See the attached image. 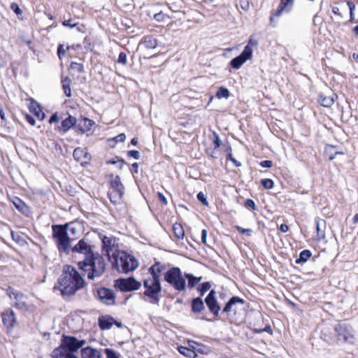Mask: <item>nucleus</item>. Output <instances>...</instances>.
Instances as JSON below:
<instances>
[{
  "instance_id": "1",
  "label": "nucleus",
  "mask_w": 358,
  "mask_h": 358,
  "mask_svg": "<svg viewBox=\"0 0 358 358\" xmlns=\"http://www.w3.org/2000/svg\"><path fill=\"white\" fill-rule=\"evenodd\" d=\"M85 285V280L74 266L65 265L54 289H59L63 297L71 296Z\"/></svg>"
},
{
  "instance_id": "2",
  "label": "nucleus",
  "mask_w": 358,
  "mask_h": 358,
  "mask_svg": "<svg viewBox=\"0 0 358 358\" xmlns=\"http://www.w3.org/2000/svg\"><path fill=\"white\" fill-rule=\"evenodd\" d=\"M78 269L87 273L88 280L100 278L106 271V262L102 255L95 252L77 262Z\"/></svg>"
},
{
  "instance_id": "3",
  "label": "nucleus",
  "mask_w": 358,
  "mask_h": 358,
  "mask_svg": "<svg viewBox=\"0 0 358 358\" xmlns=\"http://www.w3.org/2000/svg\"><path fill=\"white\" fill-rule=\"evenodd\" d=\"M109 261L114 268L124 273L133 271L138 266V262L134 256L118 250L112 252Z\"/></svg>"
},
{
  "instance_id": "4",
  "label": "nucleus",
  "mask_w": 358,
  "mask_h": 358,
  "mask_svg": "<svg viewBox=\"0 0 358 358\" xmlns=\"http://www.w3.org/2000/svg\"><path fill=\"white\" fill-rule=\"evenodd\" d=\"M69 224H53L52 226V238L55 239L58 250L60 252L70 253L71 238L68 234Z\"/></svg>"
},
{
  "instance_id": "5",
  "label": "nucleus",
  "mask_w": 358,
  "mask_h": 358,
  "mask_svg": "<svg viewBox=\"0 0 358 358\" xmlns=\"http://www.w3.org/2000/svg\"><path fill=\"white\" fill-rule=\"evenodd\" d=\"M143 285L145 288L144 296L150 299L151 303L159 305L162 289L159 277L150 275L143 280Z\"/></svg>"
},
{
  "instance_id": "6",
  "label": "nucleus",
  "mask_w": 358,
  "mask_h": 358,
  "mask_svg": "<svg viewBox=\"0 0 358 358\" xmlns=\"http://www.w3.org/2000/svg\"><path fill=\"white\" fill-rule=\"evenodd\" d=\"M164 280L175 290L180 292L187 289L185 273L178 266H172L164 273Z\"/></svg>"
},
{
  "instance_id": "7",
  "label": "nucleus",
  "mask_w": 358,
  "mask_h": 358,
  "mask_svg": "<svg viewBox=\"0 0 358 358\" xmlns=\"http://www.w3.org/2000/svg\"><path fill=\"white\" fill-rule=\"evenodd\" d=\"M334 332L338 341L349 343L354 342V329L350 324H337L334 327Z\"/></svg>"
},
{
  "instance_id": "8",
  "label": "nucleus",
  "mask_w": 358,
  "mask_h": 358,
  "mask_svg": "<svg viewBox=\"0 0 358 358\" xmlns=\"http://www.w3.org/2000/svg\"><path fill=\"white\" fill-rule=\"evenodd\" d=\"M142 284L134 277H129L127 278H120L115 281V286L122 292H129L138 290L141 287Z\"/></svg>"
},
{
  "instance_id": "9",
  "label": "nucleus",
  "mask_w": 358,
  "mask_h": 358,
  "mask_svg": "<svg viewBox=\"0 0 358 358\" xmlns=\"http://www.w3.org/2000/svg\"><path fill=\"white\" fill-rule=\"evenodd\" d=\"M204 302L209 312L212 313L216 319H218L220 317L221 306L217 301V293L215 289L210 290L209 293L204 299Z\"/></svg>"
},
{
  "instance_id": "10",
  "label": "nucleus",
  "mask_w": 358,
  "mask_h": 358,
  "mask_svg": "<svg viewBox=\"0 0 358 358\" xmlns=\"http://www.w3.org/2000/svg\"><path fill=\"white\" fill-rule=\"evenodd\" d=\"M7 294L10 299H14L15 301L13 303V307L20 310H27V305L24 301L26 297L23 293L10 287L7 290Z\"/></svg>"
},
{
  "instance_id": "11",
  "label": "nucleus",
  "mask_w": 358,
  "mask_h": 358,
  "mask_svg": "<svg viewBox=\"0 0 358 358\" xmlns=\"http://www.w3.org/2000/svg\"><path fill=\"white\" fill-rule=\"evenodd\" d=\"M72 254L83 255V258L87 257L96 252L92 249V245L86 242L84 238L80 239L78 242L70 249Z\"/></svg>"
},
{
  "instance_id": "12",
  "label": "nucleus",
  "mask_w": 358,
  "mask_h": 358,
  "mask_svg": "<svg viewBox=\"0 0 358 358\" xmlns=\"http://www.w3.org/2000/svg\"><path fill=\"white\" fill-rule=\"evenodd\" d=\"M252 52V48L250 46L245 45L241 55L231 60V66L235 69H238L247 60L251 59Z\"/></svg>"
},
{
  "instance_id": "13",
  "label": "nucleus",
  "mask_w": 358,
  "mask_h": 358,
  "mask_svg": "<svg viewBox=\"0 0 358 358\" xmlns=\"http://www.w3.org/2000/svg\"><path fill=\"white\" fill-rule=\"evenodd\" d=\"M96 294L100 301L106 306H112L115 303V294L111 289L101 287L96 290Z\"/></svg>"
},
{
  "instance_id": "14",
  "label": "nucleus",
  "mask_w": 358,
  "mask_h": 358,
  "mask_svg": "<svg viewBox=\"0 0 358 358\" xmlns=\"http://www.w3.org/2000/svg\"><path fill=\"white\" fill-rule=\"evenodd\" d=\"M61 348H64L66 354H75L79 350L77 345V338L64 334L61 339Z\"/></svg>"
},
{
  "instance_id": "15",
  "label": "nucleus",
  "mask_w": 358,
  "mask_h": 358,
  "mask_svg": "<svg viewBox=\"0 0 358 358\" xmlns=\"http://www.w3.org/2000/svg\"><path fill=\"white\" fill-rule=\"evenodd\" d=\"M245 301L243 299L238 296H233L225 303L224 306L222 310V313H227V315H229L231 312L236 313L237 310V306L238 304L243 305Z\"/></svg>"
},
{
  "instance_id": "16",
  "label": "nucleus",
  "mask_w": 358,
  "mask_h": 358,
  "mask_svg": "<svg viewBox=\"0 0 358 358\" xmlns=\"http://www.w3.org/2000/svg\"><path fill=\"white\" fill-rule=\"evenodd\" d=\"M334 92V91H327V93L320 92L318 94V103L324 107H330L334 103L335 99L338 97Z\"/></svg>"
},
{
  "instance_id": "17",
  "label": "nucleus",
  "mask_w": 358,
  "mask_h": 358,
  "mask_svg": "<svg viewBox=\"0 0 358 358\" xmlns=\"http://www.w3.org/2000/svg\"><path fill=\"white\" fill-rule=\"evenodd\" d=\"M2 322L8 331H10L16 323V316L12 309H8L1 314Z\"/></svg>"
},
{
  "instance_id": "18",
  "label": "nucleus",
  "mask_w": 358,
  "mask_h": 358,
  "mask_svg": "<svg viewBox=\"0 0 358 358\" xmlns=\"http://www.w3.org/2000/svg\"><path fill=\"white\" fill-rule=\"evenodd\" d=\"M94 124V122L87 117L81 118L80 120H77L76 129L78 130L80 133L83 134L90 131L91 127Z\"/></svg>"
},
{
  "instance_id": "19",
  "label": "nucleus",
  "mask_w": 358,
  "mask_h": 358,
  "mask_svg": "<svg viewBox=\"0 0 358 358\" xmlns=\"http://www.w3.org/2000/svg\"><path fill=\"white\" fill-rule=\"evenodd\" d=\"M191 310L194 314H201L205 312V302L201 297H195L191 300Z\"/></svg>"
},
{
  "instance_id": "20",
  "label": "nucleus",
  "mask_w": 358,
  "mask_h": 358,
  "mask_svg": "<svg viewBox=\"0 0 358 358\" xmlns=\"http://www.w3.org/2000/svg\"><path fill=\"white\" fill-rule=\"evenodd\" d=\"M294 0H280L277 10L274 12L276 17H280L283 12H289L293 8Z\"/></svg>"
},
{
  "instance_id": "21",
  "label": "nucleus",
  "mask_w": 358,
  "mask_h": 358,
  "mask_svg": "<svg viewBox=\"0 0 358 358\" xmlns=\"http://www.w3.org/2000/svg\"><path fill=\"white\" fill-rule=\"evenodd\" d=\"M110 185L112 188V192H118L120 194H124V187L121 182L120 177L119 176H114L113 174L109 175Z\"/></svg>"
},
{
  "instance_id": "22",
  "label": "nucleus",
  "mask_w": 358,
  "mask_h": 358,
  "mask_svg": "<svg viewBox=\"0 0 358 358\" xmlns=\"http://www.w3.org/2000/svg\"><path fill=\"white\" fill-rule=\"evenodd\" d=\"M114 324V317L109 315H101L98 318V324L101 330L110 329Z\"/></svg>"
},
{
  "instance_id": "23",
  "label": "nucleus",
  "mask_w": 358,
  "mask_h": 358,
  "mask_svg": "<svg viewBox=\"0 0 358 358\" xmlns=\"http://www.w3.org/2000/svg\"><path fill=\"white\" fill-rule=\"evenodd\" d=\"M29 108L31 113L40 120H43L45 117V114L42 111L41 107L39 103L33 99H30V103Z\"/></svg>"
},
{
  "instance_id": "24",
  "label": "nucleus",
  "mask_w": 358,
  "mask_h": 358,
  "mask_svg": "<svg viewBox=\"0 0 358 358\" xmlns=\"http://www.w3.org/2000/svg\"><path fill=\"white\" fill-rule=\"evenodd\" d=\"M76 123L77 119L75 117L69 115L66 118L62 121L61 125L58 127V129L66 133L73 127L76 128Z\"/></svg>"
},
{
  "instance_id": "25",
  "label": "nucleus",
  "mask_w": 358,
  "mask_h": 358,
  "mask_svg": "<svg viewBox=\"0 0 358 358\" xmlns=\"http://www.w3.org/2000/svg\"><path fill=\"white\" fill-rule=\"evenodd\" d=\"M13 203L15 208L20 211L22 215L29 217L31 214V208L20 199L15 198L13 201Z\"/></svg>"
},
{
  "instance_id": "26",
  "label": "nucleus",
  "mask_w": 358,
  "mask_h": 358,
  "mask_svg": "<svg viewBox=\"0 0 358 358\" xmlns=\"http://www.w3.org/2000/svg\"><path fill=\"white\" fill-rule=\"evenodd\" d=\"M100 351L90 346L83 348L81 350L82 358H101Z\"/></svg>"
},
{
  "instance_id": "27",
  "label": "nucleus",
  "mask_w": 358,
  "mask_h": 358,
  "mask_svg": "<svg viewBox=\"0 0 358 358\" xmlns=\"http://www.w3.org/2000/svg\"><path fill=\"white\" fill-rule=\"evenodd\" d=\"M73 158L76 161L80 162L83 165V160H90V155L81 148H76L73 152Z\"/></svg>"
},
{
  "instance_id": "28",
  "label": "nucleus",
  "mask_w": 358,
  "mask_h": 358,
  "mask_svg": "<svg viewBox=\"0 0 358 358\" xmlns=\"http://www.w3.org/2000/svg\"><path fill=\"white\" fill-rule=\"evenodd\" d=\"M114 246V240L112 238L104 236L102 239V250L106 252V255L109 259L112 255L110 252L113 251Z\"/></svg>"
},
{
  "instance_id": "29",
  "label": "nucleus",
  "mask_w": 358,
  "mask_h": 358,
  "mask_svg": "<svg viewBox=\"0 0 358 358\" xmlns=\"http://www.w3.org/2000/svg\"><path fill=\"white\" fill-rule=\"evenodd\" d=\"M166 268L167 266L165 264H162L160 262H155V264L148 268V273L150 275L160 278L159 273L165 271Z\"/></svg>"
},
{
  "instance_id": "30",
  "label": "nucleus",
  "mask_w": 358,
  "mask_h": 358,
  "mask_svg": "<svg viewBox=\"0 0 358 358\" xmlns=\"http://www.w3.org/2000/svg\"><path fill=\"white\" fill-rule=\"evenodd\" d=\"M185 279L187 287L189 289H192L200 282V281L202 280V277H197L194 275L192 273H185Z\"/></svg>"
},
{
  "instance_id": "31",
  "label": "nucleus",
  "mask_w": 358,
  "mask_h": 358,
  "mask_svg": "<svg viewBox=\"0 0 358 358\" xmlns=\"http://www.w3.org/2000/svg\"><path fill=\"white\" fill-rule=\"evenodd\" d=\"M336 148V146L332 145H327L325 147V154L328 156L329 160L332 161L334 159L335 157L337 155H344L345 153L341 151H336L334 150Z\"/></svg>"
},
{
  "instance_id": "32",
  "label": "nucleus",
  "mask_w": 358,
  "mask_h": 358,
  "mask_svg": "<svg viewBox=\"0 0 358 358\" xmlns=\"http://www.w3.org/2000/svg\"><path fill=\"white\" fill-rule=\"evenodd\" d=\"M312 252L309 250H302L299 255V257L296 259L295 263L297 264H301L306 262L308 259L311 257Z\"/></svg>"
},
{
  "instance_id": "33",
  "label": "nucleus",
  "mask_w": 358,
  "mask_h": 358,
  "mask_svg": "<svg viewBox=\"0 0 358 358\" xmlns=\"http://www.w3.org/2000/svg\"><path fill=\"white\" fill-rule=\"evenodd\" d=\"M178 351L182 355L189 357V358H195L197 355L195 353V350H192L185 346H179L178 347Z\"/></svg>"
},
{
  "instance_id": "34",
  "label": "nucleus",
  "mask_w": 358,
  "mask_h": 358,
  "mask_svg": "<svg viewBox=\"0 0 358 358\" xmlns=\"http://www.w3.org/2000/svg\"><path fill=\"white\" fill-rule=\"evenodd\" d=\"M143 44L146 48L153 49L157 45V41L152 36H145L143 38Z\"/></svg>"
},
{
  "instance_id": "35",
  "label": "nucleus",
  "mask_w": 358,
  "mask_h": 358,
  "mask_svg": "<svg viewBox=\"0 0 358 358\" xmlns=\"http://www.w3.org/2000/svg\"><path fill=\"white\" fill-rule=\"evenodd\" d=\"M257 326H258V324L256 322H254L253 327L251 328V330L252 331V332H254L255 334H262L263 332H267V333H269L270 334H271L273 332L271 327L269 324H266L265 325V327L263 328L257 327Z\"/></svg>"
},
{
  "instance_id": "36",
  "label": "nucleus",
  "mask_w": 358,
  "mask_h": 358,
  "mask_svg": "<svg viewBox=\"0 0 358 358\" xmlns=\"http://www.w3.org/2000/svg\"><path fill=\"white\" fill-rule=\"evenodd\" d=\"M124 194H120L118 192L109 191L108 192V196L110 201L113 204H117L120 202L123 197Z\"/></svg>"
},
{
  "instance_id": "37",
  "label": "nucleus",
  "mask_w": 358,
  "mask_h": 358,
  "mask_svg": "<svg viewBox=\"0 0 358 358\" xmlns=\"http://www.w3.org/2000/svg\"><path fill=\"white\" fill-rule=\"evenodd\" d=\"M315 224H316V230L317 236L320 238H324V231L322 229L321 226H323L325 227L326 226V221L323 219L320 218H316L315 219Z\"/></svg>"
},
{
  "instance_id": "38",
  "label": "nucleus",
  "mask_w": 358,
  "mask_h": 358,
  "mask_svg": "<svg viewBox=\"0 0 358 358\" xmlns=\"http://www.w3.org/2000/svg\"><path fill=\"white\" fill-rule=\"evenodd\" d=\"M70 71L73 76L84 71L83 65L80 63L72 62L70 64Z\"/></svg>"
},
{
  "instance_id": "39",
  "label": "nucleus",
  "mask_w": 358,
  "mask_h": 358,
  "mask_svg": "<svg viewBox=\"0 0 358 358\" xmlns=\"http://www.w3.org/2000/svg\"><path fill=\"white\" fill-rule=\"evenodd\" d=\"M173 231L175 234V236L178 239H182L185 236V231L183 229L182 226L180 224L175 223L173 225Z\"/></svg>"
},
{
  "instance_id": "40",
  "label": "nucleus",
  "mask_w": 358,
  "mask_h": 358,
  "mask_svg": "<svg viewBox=\"0 0 358 358\" xmlns=\"http://www.w3.org/2000/svg\"><path fill=\"white\" fill-rule=\"evenodd\" d=\"M66 352L63 348H61V344L59 347L55 348L51 353L52 358H65Z\"/></svg>"
},
{
  "instance_id": "41",
  "label": "nucleus",
  "mask_w": 358,
  "mask_h": 358,
  "mask_svg": "<svg viewBox=\"0 0 358 358\" xmlns=\"http://www.w3.org/2000/svg\"><path fill=\"white\" fill-rule=\"evenodd\" d=\"M211 287V283L210 282H204L199 284L196 287L197 291L201 296H203L205 293L208 291Z\"/></svg>"
},
{
  "instance_id": "42",
  "label": "nucleus",
  "mask_w": 358,
  "mask_h": 358,
  "mask_svg": "<svg viewBox=\"0 0 358 358\" xmlns=\"http://www.w3.org/2000/svg\"><path fill=\"white\" fill-rule=\"evenodd\" d=\"M334 331V327H325L322 329L321 332V337L327 341H329L331 338L332 332Z\"/></svg>"
},
{
  "instance_id": "43",
  "label": "nucleus",
  "mask_w": 358,
  "mask_h": 358,
  "mask_svg": "<svg viewBox=\"0 0 358 358\" xmlns=\"http://www.w3.org/2000/svg\"><path fill=\"white\" fill-rule=\"evenodd\" d=\"M260 183L266 189H271L274 186L273 180L269 178L262 179Z\"/></svg>"
},
{
  "instance_id": "44",
  "label": "nucleus",
  "mask_w": 358,
  "mask_h": 358,
  "mask_svg": "<svg viewBox=\"0 0 358 358\" xmlns=\"http://www.w3.org/2000/svg\"><path fill=\"white\" fill-rule=\"evenodd\" d=\"M209 352H210V349L208 347H207L201 343H197L196 353L198 352V353H200L202 355H207Z\"/></svg>"
},
{
  "instance_id": "45",
  "label": "nucleus",
  "mask_w": 358,
  "mask_h": 358,
  "mask_svg": "<svg viewBox=\"0 0 358 358\" xmlns=\"http://www.w3.org/2000/svg\"><path fill=\"white\" fill-rule=\"evenodd\" d=\"M104 353L106 355V358H120L119 355L113 349L106 348L104 349Z\"/></svg>"
},
{
  "instance_id": "46",
  "label": "nucleus",
  "mask_w": 358,
  "mask_h": 358,
  "mask_svg": "<svg viewBox=\"0 0 358 358\" xmlns=\"http://www.w3.org/2000/svg\"><path fill=\"white\" fill-rule=\"evenodd\" d=\"M196 198H197L198 201L201 203H202L203 206H208V201L203 192H199L196 195Z\"/></svg>"
},
{
  "instance_id": "47",
  "label": "nucleus",
  "mask_w": 358,
  "mask_h": 358,
  "mask_svg": "<svg viewBox=\"0 0 358 358\" xmlns=\"http://www.w3.org/2000/svg\"><path fill=\"white\" fill-rule=\"evenodd\" d=\"M62 25L72 29V28L77 27L78 22H76L74 19H69V20H64L62 22Z\"/></svg>"
},
{
  "instance_id": "48",
  "label": "nucleus",
  "mask_w": 358,
  "mask_h": 358,
  "mask_svg": "<svg viewBox=\"0 0 358 358\" xmlns=\"http://www.w3.org/2000/svg\"><path fill=\"white\" fill-rule=\"evenodd\" d=\"M69 46H67L66 48H64V45L62 44L59 45L57 48V55L59 59H62L65 56V52L66 50L69 49Z\"/></svg>"
},
{
  "instance_id": "49",
  "label": "nucleus",
  "mask_w": 358,
  "mask_h": 358,
  "mask_svg": "<svg viewBox=\"0 0 358 358\" xmlns=\"http://www.w3.org/2000/svg\"><path fill=\"white\" fill-rule=\"evenodd\" d=\"M11 236L13 241H15L17 243H22L24 242V239L22 236H20L18 233H15L11 231Z\"/></svg>"
},
{
  "instance_id": "50",
  "label": "nucleus",
  "mask_w": 358,
  "mask_h": 358,
  "mask_svg": "<svg viewBox=\"0 0 358 358\" xmlns=\"http://www.w3.org/2000/svg\"><path fill=\"white\" fill-rule=\"evenodd\" d=\"M236 229L242 234H246L248 236H252V231L250 229H244L240 226H236Z\"/></svg>"
},
{
  "instance_id": "51",
  "label": "nucleus",
  "mask_w": 358,
  "mask_h": 358,
  "mask_svg": "<svg viewBox=\"0 0 358 358\" xmlns=\"http://www.w3.org/2000/svg\"><path fill=\"white\" fill-rule=\"evenodd\" d=\"M71 79L68 77L64 78L62 80L63 90H71Z\"/></svg>"
},
{
  "instance_id": "52",
  "label": "nucleus",
  "mask_w": 358,
  "mask_h": 358,
  "mask_svg": "<svg viewBox=\"0 0 358 358\" xmlns=\"http://www.w3.org/2000/svg\"><path fill=\"white\" fill-rule=\"evenodd\" d=\"M244 206L245 208H252V210L257 209V206L255 201L251 199H246Z\"/></svg>"
},
{
  "instance_id": "53",
  "label": "nucleus",
  "mask_w": 358,
  "mask_h": 358,
  "mask_svg": "<svg viewBox=\"0 0 358 358\" xmlns=\"http://www.w3.org/2000/svg\"><path fill=\"white\" fill-rule=\"evenodd\" d=\"M127 54L125 52H121L119 54L118 59H117V62L119 64H122L123 65H125L127 64Z\"/></svg>"
},
{
  "instance_id": "54",
  "label": "nucleus",
  "mask_w": 358,
  "mask_h": 358,
  "mask_svg": "<svg viewBox=\"0 0 358 358\" xmlns=\"http://www.w3.org/2000/svg\"><path fill=\"white\" fill-rule=\"evenodd\" d=\"M127 155L128 157L134 158L135 159H139L141 157L140 152L135 150H129L127 152Z\"/></svg>"
},
{
  "instance_id": "55",
  "label": "nucleus",
  "mask_w": 358,
  "mask_h": 358,
  "mask_svg": "<svg viewBox=\"0 0 358 358\" xmlns=\"http://www.w3.org/2000/svg\"><path fill=\"white\" fill-rule=\"evenodd\" d=\"M10 9L17 15H22V10L20 9L18 4L16 3H12L10 4Z\"/></svg>"
},
{
  "instance_id": "56",
  "label": "nucleus",
  "mask_w": 358,
  "mask_h": 358,
  "mask_svg": "<svg viewBox=\"0 0 358 358\" xmlns=\"http://www.w3.org/2000/svg\"><path fill=\"white\" fill-rule=\"evenodd\" d=\"M229 91H217L216 93V96L219 99L222 98L227 99L229 96Z\"/></svg>"
},
{
  "instance_id": "57",
  "label": "nucleus",
  "mask_w": 358,
  "mask_h": 358,
  "mask_svg": "<svg viewBox=\"0 0 358 358\" xmlns=\"http://www.w3.org/2000/svg\"><path fill=\"white\" fill-rule=\"evenodd\" d=\"M227 159L230 160L236 167L241 166V163L234 158L231 153L227 155Z\"/></svg>"
},
{
  "instance_id": "58",
  "label": "nucleus",
  "mask_w": 358,
  "mask_h": 358,
  "mask_svg": "<svg viewBox=\"0 0 358 358\" xmlns=\"http://www.w3.org/2000/svg\"><path fill=\"white\" fill-rule=\"evenodd\" d=\"M166 17V15L164 14L162 12H159L158 13H156L154 15V19L157 20V22H162L164 20Z\"/></svg>"
},
{
  "instance_id": "59",
  "label": "nucleus",
  "mask_w": 358,
  "mask_h": 358,
  "mask_svg": "<svg viewBox=\"0 0 358 358\" xmlns=\"http://www.w3.org/2000/svg\"><path fill=\"white\" fill-rule=\"evenodd\" d=\"M25 120L31 125L34 126L36 124V120L34 117L28 113H25Z\"/></svg>"
},
{
  "instance_id": "60",
  "label": "nucleus",
  "mask_w": 358,
  "mask_h": 358,
  "mask_svg": "<svg viewBox=\"0 0 358 358\" xmlns=\"http://www.w3.org/2000/svg\"><path fill=\"white\" fill-rule=\"evenodd\" d=\"M262 168H271L273 166V162L271 160H264L259 163Z\"/></svg>"
},
{
  "instance_id": "61",
  "label": "nucleus",
  "mask_w": 358,
  "mask_h": 358,
  "mask_svg": "<svg viewBox=\"0 0 358 358\" xmlns=\"http://www.w3.org/2000/svg\"><path fill=\"white\" fill-rule=\"evenodd\" d=\"M126 139V135L124 133L120 134L113 138V140L116 142H124Z\"/></svg>"
},
{
  "instance_id": "62",
  "label": "nucleus",
  "mask_w": 358,
  "mask_h": 358,
  "mask_svg": "<svg viewBox=\"0 0 358 358\" xmlns=\"http://www.w3.org/2000/svg\"><path fill=\"white\" fill-rule=\"evenodd\" d=\"M122 158L118 157V156H115L114 158L110 159V160H108L106 162V164H111V165H115L117 164H118L120 162L119 160H121Z\"/></svg>"
},
{
  "instance_id": "63",
  "label": "nucleus",
  "mask_w": 358,
  "mask_h": 358,
  "mask_svg": "<svg viewBox=\"0 0 358 358\" xmlns=\"http://www.w3.org/2000/svg\"><path fill=\"white\" fill-rule=\"evenodd\" d=\"M240 5L243 10H248L250 7L249 1L248 0H241Z\"/></svg>"
},
{
  "instance_id": "64",
  "label": "nucleus",
  "mask_w": 358,
  "mask_h": 358,
  "mask_svg": "<svg viewBox=\"0 0 358 358\" xmlns=\"http://www.w3.org/2000/svg\"><path fill=\"white\" fill-rule=\"evenodd\" d=\"M59 117H58V114H57V113H53V114L50 116V119H49L48 122H49V123H50V124H52V123H55V122H59Z\"/></svg>"
}]
</instances>
